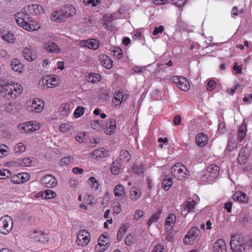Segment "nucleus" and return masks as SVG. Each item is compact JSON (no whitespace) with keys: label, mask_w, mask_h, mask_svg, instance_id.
I'll list each match as a JSON object with an SVG mask.
<instances>
[{"label":"nucleus","mask_w":252,"mask_h":252,"mask_svg":"<svg viewBox=\"0 0 252 252\" xmlns=\"http://www.w3.org/2000/svg\"><path fill=\"white\" fill-rule=\"evenodd\" d=\"M126 99V96L123 94V92H118L117 93H115L113 102L116 103L119 102L120 104L123 102H124Z\"/></svg>","instance_id":"30"},{"label":"nucleus","mask_w":252,"mask_h":252,"mask_svg":"<svg viewBox=\"0 0 252 252\" xmlns=\"http://www.w3.org/2000/svg\"><path fill=\"white\" fill-rule=\"evenodd\" d=\"M176 220V217L174 214H170L166 219L165 226V229L170 230L172 225L174 224Z\"/></svg>","instance_id":"24"},{"label":"nucleus","mask_w":252,"mask_h":252,"mask_svg":"<svg viewBox=\"0 0 252 252\" xmlns=\"http://www.w3.org/2000/svg\"><path fill=\"white\" fill-rule=\"evenodd\" d=\"M132 171L133 172L138 175H142L144 174V166L142 163L139 164H134L132 166Z\"/></svg>","instance_id":"35"},{"label":"nucleus","mask_w":252,"mask_h":252,"mask_svg":"<svg viewBox=\"0 0 252 252\" xmlns=\"http://www.w3.org/2000/svg\"><path fill=\"white\" fill-rule=\"evenodd\" d=\"M83 2L86 5L91 4L92 6L94 7L96 5L97 3H100V0H84Z\"/></svg>","instance_id":"53"},{"label":"nucleus","mask_w":252,"mask_h":252,"mask_svg":"<svg viewBox=\"0 0 252 252\" xmlns=\"http://www.w3.org/2000/svg\"><path fill=\"white\" fill-rule=\"evenodd\" d=\"M152 252H165L164 248L161 245H158L152 250Z\"/></svg>","instance_id":"63"},{"label":"nucleus","mask_w":252,"mask_h":252,"mask_svg":"<svg viewBox=\"0 0 252 252\" xmlns=\"http://www.w3.org/2000/svg\"><path fill=\"white\" fill-rule=\"evenodd\" d=\"M23 55L25 59L29 62L34 61L36 58L34 52L30 48H25L23 52Z\"/></svg>","instance_id":"22"},{"label":"nucleus","mask_w":252,"mask_h":252,"mask_svg":"<svg viewBox=\"0 0 252 252\" xmlns=\"http://www.w3.org/2000/svg\"><path fill=\"white\" fill-rule=\"evenodd\" d=\"M85 112V108L83 106H78L74 112V117L78 118L82 116Z\"/></svg>","instance_id":"44"},{"label":"nucleus","mask_w":252,"mask_h":252,"mask_svg":"<svg viewBox=\"0 0 252 252\" xmlns=\"http://www.w3.org/2000/svg\"><path fill=\"white\" fill-rule=\"evenodd\" d=\"M26 150V146L25 144L22 143H19L17 144V146L15 148V150L17 153H20L24 152Z\"/></svg>","instance_id":"52"},{"label":"nucleus","mask_w":252,"mask_h":252,"mask_svg":"<svg viewBox=\"0 0 252 252\" xmlns=\"http://www.w3.org/2000/svg\"><path fill=\"white\" fill-rule=\"evenodd\" d=\"M113 55L118 59H121L123 57V52L122 50L119 47L114 48L112 50Z\"/></svg>","instance_id":"48"},{"label":"nucleus","mask_w":252,"mask_h":252,"mask_svg":"<svg viewBox=\"0 0 252 252\" xmlns=\"http://www.w3.org/2000/svg\"><path fill=\"white\" fill-rule=\"evenodd\" d=\"M201 233L200 229L194 226L190 229L188 234L184 239V243L186 245H190L194 242H197L200 239Z\"/></svg>","instance_id":"5"},{"label":"nucleus","mask_w":252,"mask_h":252,"mask_svg":"<svg viewBox=\"0 0 252 252\" xmlns=\"http://www.w3.org/2000/svg\"><path fill=\"white\" fill-rule=\"evenodd\" d=\"M13 228V220L7 215L0 219V233L6 235L10 233Z\"/></svg>","instance_id":"6"},{"label":"nucleus","mask_w":252,"mask_h":252,"mask_svg":"<svg viewBox=\"0 0 252 252\" xmlns=\"http://www.w3.org/2000/svg\"><path fill=\"white\" fill-rule=\"evenodd\" d=\"M141 193L139 191L138 189L133 187L131 188L130 191V197L131 200L136 201L140 196Z\"/></svg>","instance_id":"34"},{"label":"nucleus","mask_w":252,"mask_h":252,"mask_svg":"<svg viewBox=\"0 0 252 252\" xmlns=\"http://www.w3.org/2000/svg\"><path fill=\"white\" fill-rule=\"evenodd\" d=\"M56 196V193L53 190L47 189L45 191L44 198L46 199H52Z\"/></svg>","instance_id":"46"},{"label":"nucleus","mask_w":252,"mask_h":252,"mask_svg":"<svg viewBox=\"0 0 252 252\" xmlns=\"http://www.w3.org/2000/svg\"><path fill=\"white\" fill-rule=\"evenodd\" d=\"M187 168L182 163L178 162L174 165L171 169V172L173 176L178 180H184L186 177Z\"/></svg>","instance_id":"4"},{"label":"nucleus","mask_w":252,"mask_h":252,"mask_svg":"<svg viewBox=\"0 0 252 252\" xmlns=\"http://www.w3.org/2000/svg\"><path fill=\"white\" fill-rule=\"evenodd\" d=\"M0 87L2 95L7 100L19 96L23 91L22 86L19 84L15 86V84L13 85L12 84L9 85L8 83L0 82Z\"/></svg>","instance_id":"1"},{"label":"nucleus","mask_w":252,"mask_h":252,"mask_svg":"<svg viewBox=\"0 0 252 252\" xmlns=\"http://www.w3.org/2000/svg\"><path fill=\"white\" fill-rule=\"evenodd\" d=\"M164 27L163 26H159V27H156L153 32L154 35H157L159 33H161L164 31Z\"/></svg>","instance_id":"58"},{"label":"nucleus","mask_w":252,"mask_h":252,"mask_svg":"<svg viewBox=\"0 0 252 252\" xmlns=\"http://www.w3.org/2000/svg\"><path fill=\"white\" fill-rule=\"evenodd\" d=\"M101 239H105L106 241H107V239H108V236L106 235H105L104 234H101L98 240V245L100 247V250H97L98 252H103L105 251L107 248H108L109 246V244L108 242L106 243V244H104V243H101L100 242V241L101 240Z\"/></svg>","instance_id":"29"},{"label":"nucleus","mask_w":252,"mask_h":252,"mask_svg":"<svg viewBox=\"0 0 252 252\" xmlns=\"http://www.w3.org/2000/svg\"><path fill=\"white\" fill-rule=\"evenodd\" d=\"M102 19L103 24L106 27V29H109L112 27V22L114 19L112 17V14H107L104 15L102 17Z\"/></svg>","instance_id":"27"},{"label":"nucleus","mask_w":252,"mask_h":252,"mask_svg":"<svg viewBox=\"0 0 252 252\" xmlns=\"http://www.w3.org/2000/svg\"><path fill=\"white\" fill-rule=\"evenodd\" d=\"M32 163V160L26 157L22 159L18 163L21 166H29Z\"/></svg>","instance_id":"43"},{"label":"nucleus","mask_w":252,"mask_h":252,"mask_svg":"<svg viewBox=\"0 0 252 252\" xmlns=\"http://www.w3.org/2000/svg\"><path fill=\"white\" fill-rule=\"evenodd\" d=\"M89 182H90L91 188H94L95 189H98L100 185L99 182L96 180L94 177H91L89 179Z\"/></svg>","instance_id":"47"},{"label":"nucleus","mask_w":252,"mask_h":252,"mask_svg":"<svg viewBox=\"0 0 252 252\" xmlns=\"http://www.w3.org/2000/svg\"><path fill=\"white\" fill-rule=\"evenodd\" d=\"M90 234L88 232V233L85 234L83 237V239L80 240L81 242L77 243L79 246H86L90 242Z\"/></svg>","instance_id":"42"},{"label":"nucleus","mask_w":252,"mask_h":252,"mask_svg":"<svg viewBox=\"0 0 252 252\" xmlns=\"http://www.w3.org/2000/svg\"><path fill=\"white\" fill-rule=\"evenodd\" d=\"M62 10L64 20L67 18L73 16L76 13V10L72 5H65L64 7L62 9Z\"/></svg>","instance_id":"16"},{"label":"nucleus","mask_w":252,"mask_h":252,"mask_svg":"<svg viewBox=\"0 0 252 252\" xmlns=\"http://www.w3.org/2000/svg\"><path fill=\"white\" fill-rule=\"evenodd\" d=\"M73 159L72 157H70V156H67V157L62 158L61 160V165H63L68 164L70 162L71 159Z\"/></svg>","instance_id":"61"},{"label":"nucleus","mask_w":252,"mask_h":252,"mask_svg":"<svg viewBox=\"0 0 252 252\" xmlns=\"http://www.w3.org/2000/svg\"><path fill=\"white\" fill-rule=\"evenodd\" d=\"M233 199L241 203H247L248 201V197L247 195L241 191L235 192L233 196Z\"/></svg>","instance_id":"21"},{"label":"nucleus","mask_w":252,"mask_h":252,"mask_svg":"<svg viewBox=\"0 0 252 252\" xmlns=\"http://www.w3.org/2000/svg\"><path fill=\"white\" fill-rule=\"evenodd\" d=\"M242 169L244 173H249L252 170V165L250 163L246 164L242 167Z\"/></svg>","instance_id":"62"},{"label":"nucleus","mask_w":252,"mask_h":252,"mask_svg":"<svg viewBox=\"0 0 252 252\" xmlns=\"http://www.w3.org/2000/svg\"><path fill=\"white\" fill-rule=\"evenodd\" d=\"M244 251L246 249H249L250 248H252V240L250 239L246 242H244Z\"/></svg>","instance_id":"64"},{"label":"nucleus","mask_w":252,"mask_h":252,"mask_svg":"<svg viewBox=\"0 0 252 252\" xmlns=\"http://www.w3.org/2000/svg\"><path fill=\"white\" fill-rule=\"evenodd\" d=\"M116 126V121L114 119H112L110 120L109 123H107L106 124V130L105 132L107 134H110L112 130L115 129Z\"/></svg>","instance_id":"32"},{"label":"nucleus","mask_w":252,"mask_h":252,"mask_svg":"<svg viewBox=\"0 0 252 252\" xmlns=\"http://www.w3.org/2000/svg\"><path fill=\"white\" fill-rule=\"evenodd\" d=\"M15 18L17 24L27 31H35L39 28L38 24L35 21L28 17L27 14L23 12L15 14Z\"/></svg>","instance_id":"2"},{"label":"nucleus","mask_w":252,"mask_h":252,"mask_svg":"<svg viewBox=\"0 0 252 252\" xmlns=\"http://www.w3.org/2000/svg\"><path fill=\"white\" fill-rule=\"evenodd\" d=\"M91 75H92V79L90 81V82L92 83L97 82L101 79V76L98 73H94Z\"/></svg>","instance_id":"60"},{"label":"nucleus","mask_w":252,"mask_h":252,"mask_svg":"<svg viewBox=\"0 0 252 252\" xmlns=\"http://www.w3.org/2000/svg\"><path fill=\"white\" fill-rule=\"evenodd\" d=\"M19 127L21 130H23L26 132H32L39 129L40 125L36 121H32L20 125Z\"/></svg>","instance_id":"8"},{"label":"nucleus","mask_w":252,"mask_h":252,"mask_svg":"<svg viewBox=\"0 0 252 252\" xmlns=\"http://www.w3.org/2000/svg\"><path fill=\"white\" fill-rule=\"evenodd\" d=\"M63 14L62 9L55 11L52 13V20L54 21L60 22L63 21L64 20Z\"/></svg>","instance_id":"26"},{"label":"nucleus","mask_w":252,"mask_h":252,"mask_svg":"<svg viewBox=\"0 0 252 252\" xmlns=\"http://www.w3.org/2000/svg\"><path fill=\"white\" fill-rule=\"evenodd\" d=\"M214 252H226V246L224 240H217L213 245Z\"/></svg>","instance_id":"14"},{"label":"nucleus","mask_w":252,"mask_h":252,"mask_svg":"<svg viewBox=\"0 0 252 252\" xmlns=\"http://www.w3.org/2000/svg\"><path fill=\"white\" fill-rule=\"evenodd\" d=\"M178 87L184 91H188L190 88V85L188 80L185 77L181 78Z\"/></svg>","instance_id":"25"},{"label":"nucleus","mask_w":252,"mask_h":252,"mask_svg":"<svg viewBox=\"0 0 252 252\" xmlns=\"http://www.w3.org/2000/svg\"><path fill=\"white\" fill-rule=\"evenodd\" d=\"M82 46L88 47L93 50L97 49L99 45L98 40L94 39H91L87 40H82L80 42Z\"/></svg>","instance_id":"15"},{"label":"nucleus","mask_w":252,"mask_h":252,"mask_svg":"<svg viewBox=\"0 0 252 252\" xmlns=\"http://www.w3.org/2000/svg\"><path fill=\"white\" fill-rule=\"evenodd\" d=\"M195 142L199 147H203L207 143L208 137L203 133H198L196 135Z\"/></svg>","instance_id":"19"},{"label":"nucleus","mask_w":252,"mask_h":252,"mask_svg":"<svg viewBox=\"0 0 252 252\" xmlns=\"http://www.w3.org/2000/svg\"><path fill=\"white\" fill-rule=\"evenodd\" d=\"M91 155L94 158L98 159L108 156L109 151L103 148H100L93 151Z\"/></svg>","instance_id":"13"},{"label":"nucleus","mask_w":252,"mask_h":252,"mask_svg":"<svg viewBox=\"0 0 252 252\" xmlns=\"http://www.w3.org/2000/svg\"><path fill=\"white\" fill-rule=\"evenodd\" d=\"M126 229H127V228L125 225H123V226L120 227V228L118 230L117 236V239L118 241H120L121 240L122 237L124 235V234L126 232Z\"/></svg>","instance_id":"45"},{"label":"nucleus","mask_w":252,"mask_h":252,"mask_svg":"<svg viewBox=\"0 0 252 252\" xmlns=\"http://www.w3.org/2000/svg\"><path fill=\"white\" fill-rule=\"evenodd\" d=\"M247 129V124L243 122L238 130V141L241 142L245 138Z\"/></svg>","instance_id":"20"},{"label":"nucleus","mask_w":252,"mask_h":252,"mask_svg":"<svg viewBox=\"0 0 252 252\" xmlns=\"http://www.w3.org/2000/svg\"><path fill=\"white\" fill-rule=\"evenodd\" d=\"M220 167L216 164H211L207 167V173L202 177V181L205 180L206 183L212 184L219 175Z\"/></svg>","instance_id":"3"},{"label":"nucleus","mask_w":252,"mask_h":252,"mask_svg":"<svg viewBox=\"0 0 252 252\" xmlns=\"http://www.w3.org/2000/svg\"><path fill=\"white\" fill-rule=\"evenodd\" d=\"M41 183L47 188H53L57 185V181L56 178L50 174L44 176L41 179Z\"/></svg>","instance_id":"9"},{"label":"nucleus","mask_w":252,"mask_h":252,"mask_svg":"<svg viewBox=\"0 0 252 252\" xmlns=\"http://www.w3.org/2000/svg\"><path fill=\"white\" fill-rule=\"evenodd\" d=\"M100 64L107 69H110L113 67V61L108 56L101 54L98 57Z\"/></svg>","instance_id":"12"},{"label":"nucleus","mask_w":252,"mask_h":252,"mask_svg":"<svg viewBox=\"0 0 252 252\" xmlns=\"http://www.w3.org/2000/svg\"><path fill=\"white\" fill-rule=\"evenodd\" d=\"M88 233V231L84 230H81L79 231L78 234H77V239H76V242L77 243L81 242L80 240L81 239H83V237H84V236L85 234H87Z\"/></svg>","instance_id":"51"},{"label":"nucleus","mask_w":252,"mask_h":252,"mask_svg":"<svg viewBox=\"0 0 252 252\" xmlns=\"http://www.w3.org/2000/svg\"><path fill=\"white\" fill-rule=\"evenodd\" d=\"M11 182L15 184H19L21 183V181L20 178L19 174L13 176L10 179Z\"/></svg>","instance_id":"59"},{"label":"nucleus","mask_w":252,"mask_h":252,"mask_svg":"<svg viewBox=\"0 0 252 252\" xmlns=\"http://www.w3.org/2000/svg\"><path fill=\"white\" fill-rule=\"evenodd\" d=\"M57 77L58 76L55 75L46 76L43 77V81L48 88H52L56 86L59 83Z\"/></svg>","instance_id":"11"},{"label":"nucleus","mask_w":252,"mask_h":252,"mask_svg":"<svg viewBox=\"0 0 252 252\" xmlns=\"http://www.w3.org/2000/svg\"><path fill=\"white\" fill-rule=\"evenodd\" d=\"M71 127V126L69 124H62L59 127V129L61 132L65 133L70 129Z\"/></svg>","instance_id":"50"},{"label":"nucleus","mask_w":252,"mask_h":252,"mask_svg":"<svg viewBox=\"0 0 252 252\" xmlns=\"http://www.w3.org/2000/svg\"><path fill=\"white\" fill-rule=\"evenodd\" d=\"M161 211L160 209H158L157 212H156L153 216L150 218L149 219L148 222V225L149 226H150V225L153 223L155 221H157L161 214Z\"/></svg>","instance_id":"40"},{"label":"nucleus","mask_w":252,"mask_h":252,"mask_svg":"<svg viewBox=\"0 0 252 252\" xmlns=\"http://www.w3.org/2000/svg\"><path fill=\"white\" fill-rule=\"evenodd\" d=\"M230 245L233 252H242L244 251V238L239 235L232 236Z\"/></svg>","instance_id":"7"},{"label":"nucleus","mask_w":252,"mask_h":252,"mask_svg":"<svg viewBox=\"0 0 252 252\" xmlns=\"http://www.w3.org/2000/svg\"><path fill=\"white\" fill-rule=\"evenodd\" d=\"M32 235V238L39 242L45 243L48 241L47 235L41 231L34 230Z\"/></svg>","instance_id":"18"},{"label":"nucleus","mask_w":252,"mask_h":252,"mask_svg":"<svg viewBox=\"0 0 252 252\" xmlns=\"http://www.w3.org/2000/svg\"><path fill=\"white\" fill-rule=\"evenodd\" d=\"M196 204V202L193 199L189 200L187 202L185 209L188 211V212H190L194 209Z\"/></svg>","instance_id":"41"},{"label":"nucleus","mask_w":252,"mask_h":252,"mask_svg":"<svg viewBox=\"0 0 252 252\" xmlns=\"http://www.w3.org/2000/svg\"><path fill=\"white\" fill-rule=\"evenodd\" d=\"M21 183H24L29 180L30 175L27 173H22L19 174Z\"/></svg>","instance_id":"55"},{"label":"nucleus","mask_w":252,"mask_h":252,"mask_svg":"<svg viewBox=\"0 0 252 252\" xmlns=\"http://www.w3.org/2000/svg\"><path fill=\"white\" fill-rule=\"evenodd\" d=\"M248 158V154L246 148H242L240 151L237 158V162L240 164H244L246 162Z\"/></svg>","instance_id":"23"},{"label":"nucleus","mask_w":252,"mask_h":252,"mask_svg":"<svg viewBox=\"0 0 252 252\" xmlns=\"http://www.w3.org/2000/svg\"><path fill=\"white\" fill-rule=\"evenodd\" d=\"M10 66L11 68L16 72H22L23 65L20 63V61L17 59H14L11 61Z\"/></svg>","instance_id":"28"},{"label":"nucleus","mask_w":252,"mask_h":252,"mask_svg":"<svg viewBox=\"0 0 252 252\" xmlns=\"http://www.w3.org/2000/svg\"><path fill=\"white\" fill-rule=\"evenodd\" d=\"M35 7L38 8L37 4H32L28 5L23 9L25 10V11H28L29 12L30 14H32L33 15L34 9H35Z\"/></svg>","instance_id":"56"},{"label":"nucleus","mask_w":252,"mask_h":252,"mask_svg":"<svg viewBox=\"0 0 252 252\" xmlns=\"http://www.w3.org/2000/svg\"><path fill=\"white\" fill-rule=\"evenodd\" d=\"M172 185V179L168 178L167 179H164L162 180V186L163 189L165 190H168Z\"/></svg>","instance_id":"38"},{"label":"nucleus","mask_w":252,"mask_h":252,"mask_svg":"<svg viewBox=\"0 0 252 252\" xmlns=\"http://www.w3.org/2000/svg\"><path fill=\"white\" fill-rule=\"evenodd\" d=\"M44 48L52 53H58L61 51L59 46L51 41L45 42Z\"/></svg>","instance_id":"17"},{"label":"nucleus","mask_w":252,"mask_h":252,"mask_svg":"<svg viewBox=\"0 0 252 252\" xmlns=\"http://www.w3.org/2000/svg\"><path fill=\"white\" fill-rule=\"evenodd\" d=\"M110 171L113 174L117 175L120 172V168L116 165V163L113 162Z\"/></svg>","instance_id":"54"},{"label":"nucleus","mask_w":252,"mask_h":252,"mask_svg":"<svg viewBox=\"0 0 252 252\" xmlns=\"http://www.w3.org/2000/svg\"><path fill=\"white\" fill-rule=\"evenodd\" d=\"M61 114L63 116H66L70 112V104L68 103H63L62 104L60 107Z\"/></svg>","instance_id":"36"},{"label":"nucleus","mask_w":252,"mask_h":252,"mask_svg":"<svg viewBox=\"0 0 252 252\" xmlns=\"http://www.w3.org/2000/svg\"><path fill=\"white\" fill-rule=\"evenodd\" d=\"M10 175L11 173L8 169L0 170V179H6L10 176Z\"/></svg>","instance_id":"49"},{"label":"nucleus","mask_w":252,"mask_h":252,"mask_svg":"<svg viewBox=\"0 0 252 252\" xmlns=\"http://www.w3.org/2000/svg\"><path fill=\"white\" fill-rule=\"evenodd\" d=\"M120 159L124 162H128L130 159V155L126 150H122L120 154Z\"/></svg>","instance_id":"39"},{"label":"nucleus","mask_w":252,"mask_h":252,"mask_svg":"<svg viewBox=\"0 0 252 252\" xmlns=\"http://www.w3.org/2000/svg\"><path fill=\"white\" fill-rule=\"evenodd\" d=\"M216 83L214 80H210L207 84V89L208 91H212L216 88Z\"/></svg>","instance_id":"57"},{"label":"nucleus","mask_w":252,"mask_h":252,"mask_svg":"<svg viewBox=\"0 0 252 252\" xmlns=\"http://www.w3.org/2000/svg\"><path fill=\"white\" fill-rule=\"evenodd\" d=\"M44 103L43 100L39 98H36L32 100L31 105V109L30 111L35 113H40L44 108Z\"/></svg>","instance_id":"10"},{"label":"nucleus","mask_w":252,"mask_h":252,"mask_svg":"<svg viewBox=\"0 0 252 252\" xmlns=\"http://www.w3.org/2000/svg\"><path fill=\"white\" fill-rule=\"evenodd\" d=\"M2 38L8 43H13L15 40L14 34L10 32H7L6 33L3 34Z\"/></svg>","instance_id":"37"},{"label":"nucleus","mask_w":252,"mask_h":252,"mask_svg":"<svg viewBox=\"0 0 252 252\" xmlns=\"http://www.w3.org/2000/svg\"><path fill=\"white\" fill-rule=\"evenodd\" d=\"M91 127L96 130H100L103 128V121L92 120L90 122Z\"/></svg>","instance_id":"33"},{"label":"nucleus","mask_w":252,"mask_h":252,"mask_svg":"<svg viewBox=\"0 0 252 252\" xmlns=\"http://www.w3.org/2000/svg\"><path fill=\"white\" fill-rule=\"evenodd\" d=\"M114 193L116 196H123L126 194L124 187L121 185H117L114 188Z\"/></svg>","instance_id":"31"}]
</instances>
